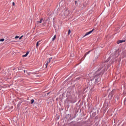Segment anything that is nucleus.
Here are the masks:
<instances>
[{
    "label": "nucleus",
    "mask_w": 126,
    "mask_h": 126,
    "mask_svg": "<svg viewBox=\"0 0 126 126\" xmlns=\"http://www.w3.org/2000/svg\"><path fill=\"white\" fill-rule=\"evenodd\" d=\"M125 42H126V40H119L117 41V44H121V43H124Z\"/></svg>",
    "instance_id": "39448f33"
},
{
    "label": "nucleus",
    "mask_w": 126,
    "mask_h": 126,
    "mask_svg": "<svg viewBox=\"0 0 126 126\" xmlns=\"http://www.w3.org/2000/svg\"><path fill=\"white\" fill-rule=\"evenodd\" d=\"M41 40H39L36 42V48H38L39 46L41 44Z\"/></svg>",
    "instance_id": "20e7f679"
},
{
    "label": "nucleus",
    "mask_w": 126,
    "mask_h": 126,
    "mask_svg": "<svg viewBox=\"0 0 126 126\" xmlns=\"http://www.w3.org/2000/svg\"><path fill=\"white\" fill-rule=\"evenodd\" d=\"M4 41V38L0 39V42H3Z\"/></svg>",
    "instance_id": "4468645a"
},
{
    "label": "nucleus",
    "mask_w": 126,
    "mask_h": 126,
    "mask_svg": "<svg viewBox=\"0 0 126 126\" xmlns=\"http://www.w3.org/2000/svg\"><path fill=\"white\" fill-rule=\"evenodd\" d=\"M53 58H50L49 59V60L47 61V63L45 64L46 65V68L48 67V64L51 63V60H52Z\"/></svg>",
    "instance_id": "f03ea898"
},
{
    "label": "nucleus",
    "mask_w": 126,
    "mask_h": 126,
    "mask_svg": "<svg viewBox=\"0 0 126 126\" xmlns=\"http://www.w3.org/2000/svg\"><path fill=\"white\" fill-rule=\"evenodd\" d=\"M90 51H89V52H87L85 53V54L84 55V59H85V58H86V56H87V55H89V54L90 53Z\"/></svg>",
    "instance_id": "423d86ee"
},
{
    "label": "nucleus",
    "mask_w": 126,
    "mask_h": 126,
    "mask_svg": "<svg viewBox=\"0 0 126 126\" xmlns=\"http://www.w3.org/2000/svg\"><path fill=\"white\" fill-rule=\"evenodd\" d=\"M55 40H56V35H55L54 36L53 38H52L53 41H55Z\"/></svg>",
    "instance_id": "ddd939ff"
},
{
    "label": "nucleus",
    "mask_w": 126,
    "mask_h": 126,
    "mask_svg": "<svg viewBox=\"0 0 126 126\" xmlns=\"http://www.w3.org/2000/svg\"><path fill=\"white\" fill-rule=\"evenodd\" d=\"M12 5L13 6L15 5V3L14 2H12Z\"/></svg>",
    "instance_id": "6ab92c4d"
},
{
    "label": "nucleus",
    "mask_w": 126,
    "mask_h": 126,
    "mask_svg": "<svg viewBox=\"0 0 126 126\" xmlns=\"http://www.w3.org/2000/svg\"><path fill=\"white\" fill-rule=\"evenodd\" d=\"M68 32H71V31H70V30H68Z\"/></svg>",
    "instance_id": "4be33fe9"
},
{
    "label": "nucleus",
    "mask_w": 126,
    "mask_h": 126,
    "mask_svg": "<svg viewBox=\"0 0 126 126\" xmlns=\"http://www.w3.org/2000/svg\"><path fill=\"white\" fill-rule=\"evenodd\" d=\"M48 24H50V23H48Z\"/></svg>",
    "instance_id": "b1692460"
},
{
    "label": "nucleus",
    "mask_w": 126,
    "mask_h": 126,
    "mask_svg": "<svg viewBox=\"0 0 126 126\" xmlns=\"http://www.w3.org/2000/svg\"><path fill=\"white\" fill-rule=\"evenodd\" d=\"M70 15V11L68 9H66L62 14V16H63L64 18H66V17L69 16Z\"/></svg>",
    "instance_id": "f257e3e1"
},
{
    "label": "nucleus",
    "mask_w": 126,
    "mask_h": 126,
    "mask_svg": "<svg viewBox=\"0 0 126 126\" xmlns=\"http://www.w3.org/2000/svg\"><path fill=\"white\" fill-rule=\"evenodd\" d=\"M89 34H91V32H86V33L84 35L83 38H84V37H86V36H87L88 35H89Z\"/></svg>",
    "instance_id": "0eeeda50"
},
{
    "label": "nucleus",
    "mask_w": 126,
    "mask_h": 126,
    "mask_svg": "<svg viewBox=\"0 0 126 126\" xmlns=\"http://www.w3.org/2000/svg\"><path fill=\"white\" fill-rule=\"evenodd\" d=\"M22 37H23V35H22L21 37H19V40H21V39H22Z\"/></svg>",
    "instance_id": "a211bd4d"
},
{
    "label": "nucleus",
    "mask_w": 126,
    "mask_h": 126,
    "mask_svg": "<svg viewBox=\"0 0 126 126\" xmlns=\"http://www.w3.org/2000/svg\"><path fill=\"white\" fill-rule=\"evenodd\" d=\"M88 32H93V31H94V29H93L91 31H89V30H87Z\"/></svg>",
    "instance_id": "f8f14e48"
},
{
    "label": "nucleus",
    "mask_w": 126,
    "mask_h": 126,
    "mask_svg": "<svg viewBox=\"0 0 126 126\" xmlns=\"http://www.w3.org/2000/svg\"><path fill=\"white\" fill-rule=\"evenodd\" d=\"M24 72H25V70H24Z\"/></svg>",
    "instance_id": "393cba45"
},
{
    "label": "nucleus",
    "mask_w": 126,
    "mask_h": 126,
    "mask_svg": "<svg viewBox=\"0 0 126 126\" xmlns=\"http://www.w3.org/2000/svg\"><path fill=\"white\" fill-rule=\"evenodd\" d=\"M43 23L42 24V25L43 26H46V21H43Z\"/></svg>",
    "instance_id": "9d476101"
},
{
    "label": "nucleus",
    "mask_w": 126,
    "mask_h": 126,
    "mask_svg": "<svg viewBox=\"0 0 126 126\" xmlns=\"http://www.w3.org/2000/svg\"><path fill=\"white\" fill-rule=\"evenodd\" d=\"M15 39H18V38H19V36L18 35H16L15 37Z\"/></svg>",
    "instance_id": "dca6fc26"
},
{
    "label": "nucleus",
    "mask_w": 126,
    "mask_h": 126,
    "mask_svg": "<svg viewBox=\"0 0 126 126\" xmlns=\"http://www.w3.org/2000/svg\"><path fill=\"white\" fill-rule=\"evenodd\" d=\"M120 29L119 27H118L117 28L115 29V31H119V30Z\"/></svg>",
    "instance_id": "2eb2a0df"
},
{
    "label": "nucleus",
    "mask_w": 126,
    "mask_h": 126,
    "mask_svg": "<svg viewBox=\"0 0 126 126\" xmlns=\"http://www.w3.org/2000/svg\"><path fill=\"white\" fill-rule=\"evenodd\" d=\"M29 54V52H27L25 55H23V58H25L26 57H27Z\"/></svg>",
    "instance_id": "1a4fd4ad"
},
{
    "label": "nucleus",
    "mask_w": 126,
    "mask_h": 126,
    "mask_svg": "<svg viewBox=\"0 0 126 126\" xmlns=\"http://www.w3.org/2000/svg\"><path fill=\"white\" fill-rule=\"evenodd\" d=\"M52 20V15H50L47 18L46 21L50 22Z\"/></svg>",
    "instance_id": "7ed1b4c3"
},
{
    "label": "nucleus",
    "mask_w": 126,
    "mask_h": 126,
    "mask_svg": "<svg viewBox=\"0 0 126 126\" xmlns=\"http://www.w3.org/2000/svg\"><path fill=\"white\" fill-rule=\"evenodd\" d=\"M31 102H32L31 104H33L34 103V99H32Z\"/></svg>",
    "instance_id": "f3484780"
},
{
    "label": "nucleus",
    "mask_w": 126,
    "mask_h": 126,
    "mask_svg": "<svg viewBox=\"0 0 126 126\" xmlns=\"http://www.w3.org/2000/svg\"><path fill=\"white\" fill-rule=\"evenodd\" d=\"M98 70H101V69H98Z\"/></svg>",
    "instance_id": "5701e85b"
},
{
    "label": "nucleus",
    "mask_w": 126,
    "mask_h": 126,
    "mask_svg": "<svg viewBox=\"0 0 126 126\" xmlns=\"http://www.w3.org/2000/svg\"><path fill=\"white\" fill-rule=\"evenodd\" d=\"M75 4H77V1L75 0Z\"/></svg>",
    "instance_id": "aec40b11"
},
{
    "label": "nucleus",
    "mask_w": 126,
    "mask_h": 126,
    "mask_svg": "<svg viewBox=\"0 0 126 126\" xmlns=\"http://www.w3.org/2000/svg\"><path fill=\"white\" fill-rule=\"evenodd\" d=\"M68 35H70V32H68Z\"/></svg>",
    "instance_id": "412c9836"
},
{
    "label": "nucleus",
    "mask_w": 126,
    "mask_h": 126,
    "mask_svg": "<svg viewBox=\"0 0 126 126\" xmlns=\"http://www.w3.org/2000/svg\"><path fill=\"white\" fill-rule=\"evenodd\" d=\"M42 21H43V19H41L39 21H37V23H42Z\"/></svg>",
    "instance_id": "9b49d317"
},
{
    "label": "nucleus",
    "mask_w": 126,
    "mask_h": 126,
    "mask_svg": "<svg viewBox=\"0 0 126 126\" xmlns=\"http://www.w3.org/2000/svg\"><path fill=\"white\" fill-rule=\"evenodd\" d=\"M106 65V63H102L101 64V66H100L101 68H103V66H105Z\"/></svg>",
    "instance_id": "6e6552de"
}]
</instances>
